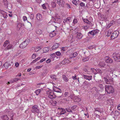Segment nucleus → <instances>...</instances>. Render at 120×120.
<instances>
[{"label":"nucleus","mask_w":120,"mask_h":120,"mask_svg":"<svg viewBox=\"0 0 120 120\" xmlns=\"http://www.w3.org/2000/svg\"><path fill=\"white\" fill-rule=\"evenodd\" d=\"M105 90L108 93H112L114 91V89L112 86L106 85L105 86Z\"/></svg>","instance_id":"nucleus-1"},{"label":"nucleus","mask_w":120,"mask_h":120,"mask_svg":"<svg viewBox=\"0 0 120 120\" xmlns=\"http://www.w3.org/2000/svg\"><path fill=\"white\" fill-rule=\"evenodd\" d=\"M112 57L113 58L115 61L120 62V54H119L114 52L112 55Z\"/></svg>","instance_id":"nucleus-2"},{"label":"nucleus","mask_w":120,"mask_h":120,"mask_svg":"<svg viewBox=\"0 0 120 120\" xmlns=\"http://www.w3.org/2000/svg\"><path fill=\"white\" fill-rule=\"evenodd\" d=\"M30 41L28 39L26 40L25 41L22 42L20 44L19 47L21 48H24L29 44Z\"/></svg>","instance_id":"nucleus-3"},{"label":"nucleus","mask_w":120,"mask_h":120,"mask_svg":"<svg viewBox=\"0 0 120 120\" xmlns=\"http://www.w3.org/2000/svg\"><path fill=\"white\" fill-rule=\"evenodd\" d=\"M38 107V106L37 105H34L33 106L31 110L32 112L35 113H39V110Z\"/></svg>","instance_id":"nucleus-4"},{"label":"nucleus","mask_w":120,"mask_h":120,"mask_svg":"<svg viewBox=\"0 0 120 120\" xmlns=\"http://www.w3.org/2000/svg\"><path fill=\"white\" fill-rule=\"evenodd\" d=\"M99 32V30H93L91 31H90L88 34V35H89V34H90L93 36L95 35H96Z\"/></svg>","instance_id":"nucleus-5"},{"label":"nucleus","mask_w":120,"mask_h":120,"mask_svg":"<svg viewBox=\"0 0 120 120\" xmlns=\"http://www.w3.org/2000/svg\"><path fill=\"white\" fill-rule=\"evenodd\" d=\"M119 34V32L118 31H116L113 32L111 36V38L112 39H114L117 38Z\"/></svg>","instance_id":"nucleus-6"},{"label":"nucleus","mask_w":120,"mask_h":120,"mask_svg":"<svg viewBox=\"0 0 120 120\" xmlns=\"http://www.w3.org/2000/svg\"><path fill=\"white\" fill-rule=\"evenodd\" d=\"M104 81H105L106 83L108 84H109L111 82L112 80L108 76H107L105 77L104 78Z\"/></svg>","instance_id":"nucleus-7"},{"label":"nucleus","mask_w":120,"mask_h":120,"mask_svg":"<svg viewBox=\"0 0 120 120\" xmlns=\"http://www.w3.org/2000/svg\"><path fill=\"white\" fill-rule=\"evenodd\" d=\"M56 3L59 4L60 7H64V2L63 0H57Z\"/></svg>","instance_id":"nucleus-8"},{"label":"nucleus","mask_w":120,"mask_h":120,"mask_svg":"<svg viewBox=\"0 0 120 120\" xmlns=\"http://www.w3.org/2000/svg\"><path fill=\"white\" fill-rule=\"evenodd\" d=\"M59 45V44L58 43H56L54 44L53 45L51 48L50 50L51 51L56 49L58 47Z\"/></svg>","instance_id":"nucleus-9"},{"label":"nucleus","mask_w":120,"mask_h":120,"mask_svg":"<svg viewBox=\"0 0 120 120\" xmlns=\"http://www.w3.org/2000/svg\"><path fill=\"white\" fill-rule=\"evenodd\" d=\"M58 109L60 110V113H59V114L60 115L64 114L66 112V111L64 109L62 108H58Z\"/></svg>","instance_id":"nucleus-10"},{"label":"nucleus","mask_w":120,"mask_h":120,"mask_svg":"<svg viewBox=\"0 0 120 120\" xmlns=\"http://www.w3.org/2000/svg\"><path fill=\"white\" fill-rule=\"evenodd\" d=\"M83 77L84 79L86 80H91L92 79V76L91 75L89 76L87 75H83Z\"/></svg>","instance_id":"nucleus-11"},{"label":"nucleus","mask_w":120,"mask_h":120,"mask_svg":"<svg viewBox=\"0 0 120 120\" xmlns=\"http://www.w3.org/2000/svg\"><path fill=\"white\" fill-rule=\"evenodd\" d=\"M56 97V96L54 94L53 91L48 96L51 99L55 98Z\"/></svg>","instance_id":"nucleus-12"},{"label":"nucleus","mask_w":120,"mask_h":120,"mask_svg":"<svg viewBox=\"0 0 120 120\" xmlns=\"http://www.w3.org/2000/svg\"><path fill=\"white\" fill-rule=\"evenodd\" d=\"M69 62V61L67 58H65L61 62L62 64H68Z\"/></svg>","instance_id":"nucleus-13"},{"label":"nucleus","mask_w":120,"mask_h":120,"mask_svg":"<svg viewBox=\"0 0 120 120\" xmlns=\"http://www.w3.org/2000/svg\"><path fill=\"white\" fill-rule=\"evenodd\" d=\"M3 2L5 6H6L7 8H8V9H10L12 7V6L11 5V7H9L8 6V2L7 0H3Z\"/></svg>","instance_id":"nucleus-14"},{"label":"nucleus","mask_w":120,"mask_h":120,"mask_svg":"<svg viewBox=\"0 0 120 120\" xmlns=\"http://www.w3.org/2000/svg\"><path fill=\"white\" fill-rule=\"evenodd\" d=\"M53 90L54 91L57 93H61L62 92L61 90L60 89L56 87H53Z\"/></svg>","instance_id":"nucleus-15"},{"label":"nucleus","mask_w":120,"mask_h":120,"mask_svg":"<svg viewBox=\"0 0 120 120\" xmlns=\"http://www.w3.org/2000/svg\"><path fill=\"white\" fill-rule=\"evenodd\" d=\"M105 62L108 63H111L112 62V60L110 58L107 57L105 58Z\"/></svg>","instance_id":"nucleus-16"},{"label":"nucleus","mask_w":120,"mask_h":120,"mask_svg":"<svg viewBox=\"0 0 120 120\" xmlns=\"http://www.w3.org/2000/svg\"><path fill=\"white\" fill-rule=\"evenodd\" d=\"M76 34L77 38L79 39H81L83 36L82 34L80 33L77 32Z\"/></svg>","instance_id":"nucleus-17"},{"label":"nucleus","mask_w":120,"mask_h":120,"mask_svg":"<svg viewBox=\"0 0 120 120\" xmlns=\"http://www.w3.org/2000/svg\"><path fill=\"white\" fill-rule=\"evenodd\" d=\"M11 66V64L8 62H5L3 65V66L6 69H8L9 67Z\"/></svg>","instance_id":"nucleus-18"},{"label":"nucleus","mask_w":120,"mask_h":120,"mask_svg":"<svg viewBox=\"0 0 120 120\" xmlns=\"http://www.w3.org/2000/svg\"><path fill=\"white\" fill-rule=\"evenodd\" d=\"M56 31L54 30L50 33L49 36L51 37H53L56 35Z\"/></svg>","instance_id":"nucleus-19"},{"label":"nucleus","mask_w":120,"mask_h":120,"mask_svg":"<svg viewBox=\"0 0 120 120\" xmlns=\"http://www.w3.org/2000/svg\"><path fill=\"white\" fill-rule=\"evenodd\" d=\"M71 22V18H68L64 20L63 22L64 23H69Z\"/></svg>","instance_id":"nucleus-20"},{"label":"nucleus","mask_w":120,"mask_h":120,"mask_svg":"<svg viewBox=\"0 0 120 120\" xmlns=\"http://www.w3.org/2000/svg\"><path fill=\"white\" fill-rule=\"evenodd\" d=\"M95 70L96 71V74L98 73L101 74L103 73L102 70L99 68H96L95 69Z\"/></svg>","instance_id":"nucleus-21"},{"label":"nucleus","mask_w":120,"mask_h":120,"mask_svg":"<svg viewBox=\"0 0 120 120\" xmlns=\"http://www.w3.org/2000/svg\"><path fill=\"white\" fill-rule=\"evenodd\" d=\"M78 55V53L76 52H74L70 55V57L71 58L75 57Z\"/></svg>","instance_id":"nucleus-22"},{"label":"nucleus","mask_w":120,"mask_h":120,"mask_svg":"<svg viewBox=\"0 0 120 120\" xmlns=\"http://www.w3.org/2000/svg\"><path fill=\"white\" fill-rule=\"evenodd\" d=\"M99 66L100 67H104L105 66V63L104 62H100L99 63Z\"/></svg>","instance_id":"nucleus-23"},{"label":"nucleus","mask_w":120,"mask_h":120,"mask_svg":"<svg viewBox=\"0 0 120 120\" xmlns=\"http://www.w3.org/2000/svg\"><path fill=\"white\" fill-rule=\"evenodd\" d=\"M24 26V24L23 23H19L18 24V25L17 26V29L18 30H19L22 26Z\"/></svg>","instance_id":"nucleus-24"},{"label":"nucleus","mask_w":120,"mask_h":120,"mask_svg":"<svg viewBox=\"0 0 120 120\" xmlns=\"http://www.w3.org/2000/svg\"><path fill=\"white\" fill-rule=\"evenodd\" d=\"M106 71H110V73H112L113 72V69L111 68L109 66H107V68L106 69Z\"/></svg>","instance_id":"nucleus-25"},{"label":"nucleus","mask_w":120,"mask_h":120,"mask_svg":"<svg viewBox=\"0 0 120 120\" xmlns=\"http://www.w3.org/2000/svg\"><path fill=\"white\" fill-rule=\"evenodd\" d=\"M13 48V46L12 45L9 44L8 45L7 47L6 48V49H11Z\"/></svg>","instance_id":"nucleus-26"},{"label":"nucleus","mask_w":120,"mask_h":120,"mask_svg":"<svg viewBox=\"0 0 120 120\" xmlns=\"http://www.w3.org/2000/svg\"><path fill=\"white\" fill-rule=\"evenodd\" d=\"M2 118L3 120H8L9 119L7 115H3L2 116Z\"/></svg>","instance_id":"nucleus-27"},{"label":"nucleus","mask_w":120,"mask_h":120,"mask_svg":"<svg viewBox=\"0 0 120 120\" xmlns=\"http://www.w3.org/2000/svg\"><path fill=\"white\" fill-rule=\"evenodd\" d=\"M37 19L38 20H40L41 18V16L39 14H37L36 17Z\"/></svg>","instance_id":"nucleus-28"},{"label":"nucleus","mask_w":120,"mask_h":120,"mask_svg":"<svg viewBox=\"0 0 120 120\" xmlns=\"http://www.w3.org/2000/svg\"><path fill=\"white\" fill-rule=\"evenodd\" d=\"M63 79H64V80L66 82H68V80L69 79L67 77L64 75H63Z\"/></svg>","instance_id":"nucleus-29"},{"label":"nucleus","mask_w":120,"mask_h":120,"mask_svg":"<svg viewBox=\"0 0 120 120\" xmlns=\"http://www.w3.org/2000/svg\"><path fill=\"white\" fill-rule=\"evenodd\" d=\"M41 33V31L40 29H38L36 30V33L37 34H40Z\"/></svg>","instance_id":"nucleus-30"},{"label":"nucleus","mask_w":120,"mask_h":120,"mask_svg":"<svg viewBox=\"0 0 120 120\" xmlns=\"http://www.w3.org/2000/svg\"><path fill=\"white\" fill-rule=\"evenodd\" d=\"M41 89H38L36 90L35 92V93L36 94V95H38L41 92Z\"/></svg>","instance_id":"nucleus-31"},{"label":"nucleus","mask_w":120,"mask_h":120,"mask_svg":"<svg viewBox=\"0 0 120 120\" xmlns=\"http://www.w3.org/2000/svg\"><path fill=\"white\" fill-rule=\"evenodd\" d=\"M89 59V58L88 57H85L83 58L82 60L83 62H85L86 61L88 60Z\"/></svg>","instance_id":"nucleus-32"},{"label":"nucleus","mask_w":120,"mask_h":120,"mask_svg":"<svg viewBox=\"0 0 120 120\" xmlns=\"http://www.w3.org/2000/svg\"><path fill=\"white\" fill-rule=\"evenodd\" d=\"M50 78L51 79L54 80H56V76L54 75H51Z\"/></svg>","instance_id":"nucleus-33"},{"label":"nucleus","mask_w":120,"mask_h":120,"mask_svg":"<svg viewBox=\"0 0 120 120\" xmlns=\"http://www.w3.org/2000/svg\"><path fill=\"white\" fill-rule=\"evenodd\" d=\"M95 111L98 112L100 113L102 112V110H101V109L98 108L95 109Z\"/></svg>","instance_id":"nucleus-34"},{"label":"nucleus","mask_w":120,"mask_h":120,"mask_svg":"<svg viewBox=\"0 0 120 120\" xmlns=\"http://www.w3.org/2000/svg\"><path fill=\"white\" fill-rule=\"evenodd\" d=\"M120 114V113L119 111H115L114 113V114L115 116H118Z\"/></svg>","instance_id":"nucleus-35"},{"label":"nucleus","mask_w":120,"mask_h":120,"mask_svg":"<svg viewBox=\"0 0 120 120\" xmlns=\"http://www.w3.org/2000/svg\"><path fill=\"white\" fill-rule=\"evenodd\" d=\"M2 17H3L4 19H6L8 17V15H7L6 13H4V15H1Z\"/></svg>","instance_id":"nucleus-36"},{"label":"nucleus","mask_w":120,"mask_h":120,"mask_svg":"<svg viewBox=\"0 0 120 120\" xmlns=\"http://www.w3.org/2000/svg\"><path fill=\"white\" fill-rule=\"evenodd\" d=\"M9 43V41H8L6 40L4 42V44L3 45V46L4 47H6L7 45H8Z\"/></svg>","instance_id":"nucleus-37"},{"label":"nucleus","mask_w":120,"mask_h":120,"mask_svg":"<svg viewBox=\"0 0 120 120\" xmlns=\"http://www.w3.org/2000/svg\"><path fill=\"white\" fill-rule=\"evenodd\" d=\"M20 79H19L16 78H14L13 79V81H12V83L14 82L19 80H20Z\"/></svg>","instance_id":"nucleus-38"},{"label":"nucleus","mask_w":120,"mask_h":120,"mask_svg":"<svg viewBox=\"0 0 120 120\" xmlns=\"http://www.w3.org/2000/svg\"><path fill=\"white\" fill-rule=\"evenodd\" d=\"M51 5L52 7L53 8L56 7V3L54 2H52L51 3Z\"/></svg>","instance_id":"nucleus-39"},{"label":"nucleus","mask_w":120,"mask_h":120,"mask_svg":"<svg viewBox=\"0 0 120 120\" xmlns=\"http://www.w3.org/2000/svg\"><path fill=\"white\" fill-rule=\"evenodd\" d=\"M77 106L76 105H74L71 107V109L72 110H76V108L77 107Z\"/></svg>","instance_id":"nucleus-40"},{"label":"nucleus","mask_w":120,"mask_h":120,"mask_svg":"<svg viewBox=\"0 0 120 120\" xmlns=\"http://www.w3.org/2000/svg\"><path fill=\"white\" fill-rule=\"evenodd\" d=\"M91 70L93 73L96 74V71L95 70V69L94 68H91Z\"/></svg>","instance_id":"nucleus-41"},{"label":"nucleus","mask_w":120,"mask_h":120,"mask_svg":"<svg viewBox=\"0 0 120 120\" xmlns=\"http://www.w3.org/2000/svg\"><path fill=\"white\" fill-rule=\"evenodd\" d=\"M96 47L94 45H92L90 46L89 47V49H93V48H95Z\"/></svg>","instance_id":"nucleus-42"},{"label":"nucleus","mask_w":120,"mask_h":120,"mask_svg":"<svg viewBox=\"0 0 120 120\" xmlns=\"http://www.w3.org/2000/svg\"><path fill=\"white\" fill-rule=\"evenodd\" d=\"M83 21L86 23L88 24L90 21L87 19H83Z\"/></svg>","instance_id":"nucleus-43"},{"label":"nucleus","mask_w":120,"mask_h":120,"mask_svg":"<svg viewBox=\"0 0 120 120\" xmlns=\"http://www.w3.org/2000/svg\"><path fill=\"white\" fill-rule=\"evenodd\" d=\"M56 55L57 56H60L61 55V53L59 51H57L56 52Z\"/></svg>","instance_id":"nucleus-44"},{"label":"nucleus","mask_w":120,"mask_h":120,"mask_svg":"<svg viewBox=\"0 0 120 120\" xmlns=\"http://www.w3.org/2000/svg\"><path fill=\"white\" fill-rule=\"evenodd\" d=\"M66 111L68 112H72V110L69 108H66Z\"/></svg>","instance_id":"nucleus-45"},{"label":"nucleus","mask_w":120,"mask_h":120,"mask_svg":"<svg viewBox=\"0 0 120 120\" xmlns=\"http://www.w3.org/2000/svg\"><path fill=\"white\" fill-rule=\"evenodd\" d=\"M72 3L76 5H77L78 4L77 1L76 0H73L72 1Z\"/></svg>","instance_id":"nucleus-46"},{"label":"nucleus","mask_w":120,"mask_h":120,"mask_svg":"<svg viewBox=\"0 0 120 120\" xmlns=\"http://www.w3.org/2000/svg\"><path fill=\"white\" fill-rule=\"evenodd\" d=\"M99 87L101 89L103 90L104 88V86L102 84H100L99 85Z\"/></svg>","instance_id":"nucleus-47"},{"label":"nucleus","mask_w":120,"mask_h":120,"mask_svg":"<svg viewBox=\"0 0 120 120\" xmlns=\"http://www.w3.org/2000/svg\"><path fill=\"white\" fill-rule=\"evenodd\" d=\"M67 49V48L65 47H63L62 48L61 50L63 51H65Z\"/></svg>","instance_id":"nucleus-48"},{"label":"nucleus","mask_w":120,"mask_h":120,"mask_svg":"<svg viewBox=\"0 0 120 120\" xmlns=\"http://www.w3.org/2000/svg\"><path fill=\"white\" fill-rule=\"evenodd\" d=\"M42 7L44 9H46L47 8L46 5L45 4H42Z\"/></svg>","instance_id":"nucleus-49"},{"label":"nucleus","mask_w":120,"mask_h":120,"mask_svg":"<svg viewBox=\"0 0 120 120\" xmlns=\"http://www.w3.org/2000/svg\"><path fill=\"white\" fill-rule=\"evenodd\" d=\"M53 91H52L51 90H49L48 91H46V93L48 95V96L49 95V94H50Z\"/></svg>","instance_id":"nucleus-50"},{"label":"nucleus","mask_w":120,"mask_h":120,"mask_svg":"<svg viewBox=\"0 0 120 120\" xmlns=\"http://www.w3.org/2000/svg\"><path fill=\"white\" fill-rule=\"evenodd\" d=\"M34 15L33 14H31L30 16V18L32 20L34 19Z\"/></svg>","instance_id":"nucleus-51"},{"label":"nucleus","mask_w":120,"mask_h":120,"mask_svg":"<svg viewBox=\"0 0 120 120\" xmlns=\"http://www.w3.org/2000/svg\"><path fill=\"white\" fill-rule=\"evenodd\" d=\"M50 56L54 57L56 56V54L55 53H53L50 55Z\"/></svg>","instance_id":"nucleus-52"},{"label":"nucleus","mask_w":120,"mask_h":120,"mask_svg":"<svg viewBox=\"0 0 120 120\" xmlns=\"http://www.w3.org/2000/svg\"><path fill=\"white\" fill-rule=\"evenodd\" d=\"M72 78L73 80H75L77 79V75H75L74 76H72Z\"/></svg>","instance_id":"nucleus-53"},{"label":"nucleus","mask_w":120,"mask_h":120,"mask_svg":"<svg viewBox=\"0 0 120 120\" xmlns=\"http://www.w3.org/2000/svg\"><path fill=\"white\" fill-rule=\"evenodd\" d=\"M111 34V32L110 31L108 30V34L107 36H109Z\"/></svg>","instance_id":"nucleus-54"},{"label":"nucleus","mask_w":120,"mask_h":120,"mask_svg":"<svg viewBox=\"0 0 120 120\" xmlns=\"http://www.w3.org/2000/svg\"><path fill=\"white\" fill-rule=\"evenodd\" d=\"M47 72H46V71H45V72H43L42 74V76H45L47 74Z\"/></svg>","instance_id":"nucleus-55"},{"label":"nucleus","mask_w":120,"mask_h":120,"mask_svg":"<svg viewBox=\"0 0 120 120\" xmlns=\"http://www.w3.org/2000/svg\"><path fill=\"white\" fill-rule=\"evenodd\" d=\"M43 66V65H40L39 66H37L35 67V68L36 69H39V68H41V67H42Z\"/></svg>","instance_id":"nucleus-56"},{"label":"nucleus","mask_w":120,"mask_h":120,"mask_svg":"<svg viewBox=\"0 0 120 120\" xmlns=\"http://www.w3.org/2000/svg\"><path fill=\"white\" fill-rule=\"evenodd\" d=\"M80 5L81 7H84L85 6V4L83 2H81L80 3Z\"/></svg>","instance_id":"nucleus-57"},{"label":"nucleus","mask_w":120,"mask_h":120,"mask_svg":"<svg viewBox=\"0 0 120 120\" xmlns=\"http://www.w3.org/2000/svg\"><path fill=\"white\" fill-rule=\"evenodd\" d=\"M39 47H38L37 48H35H35L34 50H35V51L37 52L39 50Z\"/></svg>","instance_id":"nucleus-58"},{"label":"nucleus","mask_w":120,"mask_h":120,"mask_svg":"<svg viewBox=\"0 0 120 120\" xmlns=\"http://www.w3.org/2000/svg\"><path fill=\"white\" fill-rule=\"evenodd\" d=\"M36 56V54H33L31 56V58L33 59L35 58Z\"/></svg>","instance_id":"nucleus-59"},{"label":"nucleus","mask_w":120,"mask_h":120,"mask_svg":"<svg viewBox=\"0 0 120 120\" xmlns=\"http://www.w3.org/2000/svg\"><path fill=\"white\" fill-rule=\"evenodd\" d=\"M69 93L68 92H66L64 93L65 97L67 96L68 95Z\"/></svg>","instance_id":"nucleus-60"},{"label":"nucleus","mask_w":120,"mask_h":120,"mask_svg":"<svg viewBox=\"0 0 120 120\" xmlns=\"http://www.w3.org/2000/svg\"><path fill=\"white\" fill-rule=\"evenodd\" d=\"M53 103L54 104V105L56 106L57 103V101L56 100L53 101Z\"/></svg>","instance_id":"nucleus-61"},{"label":"nucleus","mask_w":120,"mask_h":120,"mask_svg":"<svg viewBox=\"0 0 120 120\" xmlns=\"http://www.w3.org/2000/svg\"><path fill=\"white\" fill-rule=\"evenodd\" d=\"M88 24L90 25V26H92L94 25L90 21L89 22V23H88Z\"/></svg>","instance_id":"nucleus-62"},{"label":"nucleus","mask_w":120,"mask_h":120,"mask_svg":"<svg viewBox=\"0 0 120 120\" xmlns=\"http://www.w3.org/2000/svg\"><path fill=\"white\" fill-rule=\"evenodd\" d=\"M77 21L76 19H74L73 21V23L74 24H75L77 23Z\"/></svg>","instance_id":"nucleus-63"},{"label":"nucleus","mask_w":120,"mask_h":120,"mask_svg":"<svg viewBox=\"0 0 120 120\" xmlns=\"http://www.w3.org/2000/svg\"><path fill=\"white\" fill-rule=\"evenodd\" d=\"M35 49V48L34 47H32L30 49V51L32 52Z\"/></svg>","instance_id":"nucleus-64"}]
</instances>
